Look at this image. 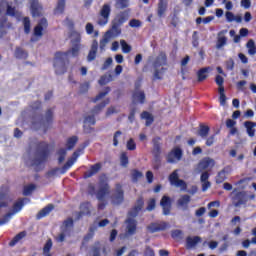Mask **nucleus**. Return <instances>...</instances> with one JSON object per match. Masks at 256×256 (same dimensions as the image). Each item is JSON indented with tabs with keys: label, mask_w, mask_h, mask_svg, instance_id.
Returning a JSON list of instances; mask_svg holds the SVG:
<instances>
[{
	"label": "nucleus",
	"mask_w": 256,
	"mask_h": 256,
	"mask_svg": "<svg viewBox=\"0 0 256 256\" xmlns=\"http://www.w3.org/2000/svg\"><path fill=\"white\" fill-rule=\"evenodd\" d=\"M126 236L131 237L137 233V220L133 218H127L125 221Z\"/></svg>",
	"instance_id": "obj_16"
},
{
	"label": "nucleus",
	"mask_w": 256,
	"mask_h": 256,
	"mask_svg": "<svg viewBox=\"0 0 256 256\" xmlns=\"http://www.w3.org/2000/svg\"><path fill=\"white\" fill-rule=\"evenodd\" d=\"M51 119H53V110L49 109L46 111L45 116H34L32 118V128L36 131L39 129H44L51 123Z\"/></svg>",
	"instance_id": "obj_2"
},
{
	"label": "nucleus",
	"mask_w": 256,
	"mask_h": 256,
	"mask_svg": "<svg viewBox=\"0 0 256 256\" xmlns=\"http://www.w3.org/2000/svg\"><path fill=\"white\" fill-rule=\"evenodd\" d=\"M226 69L228 71H233V69H235V61L232 58L226 61Z\"/></svg>",
	"instance_id": "obj_61"
},
{
	"label": "nucleus",
	"mask_w": 256,
	"mask_h": 256,
	"mask_svg": "<svg viewBox=\"0 0 256 256\" xmlns=\"http://www.w3.org/2000/svg\"><path fill=\"white\" fill-rule=\"evenodd\" d=\"M160 205L163 209L164 215H169V213H171V198L168 196H163L160 201Z\"/></svg>",
	"instance_id": "obj_26"
},
{
	"label": "nucleus",
	"mask_w": 256,
	"mask_h": 256,
	"mask_svg": "<svg viewBox=\"0 0 256 256\" xmlns=\"http://www.w3.org/2000/svg\"><path fill=\"white\" fill-rule=\"evenodd\" d=\"M99 171H101V164L97 163L91 166V168L85 172L84 177L85 179H89V177H93V175H97Z\"/></svg>",
	"instance_id": "obj_30"
},
{
	"label": "nucleus",
	"mask_w": 256,
	"mask_h": 256,
	"mask_svg": "<svg viewBox=\"0 0 256 256\" xmlns=\"http://www.w3.org/2000/svg\"><path fill=\"white\" fill-rule=\"evenodd\" d=\"M189 203H191V196L182 195L177 200V205L182 211H187L189 209Z\"/></svg>",
	"instance_id": "obj_22"
},
{
	"label": "nucleus",
	"mask_w": 256,
	"mask_h": 256,
	"mask_svg": "<svg viewBox=\"0 0 256 256\" xmlns=\"http://www.w3.org/2000/svg\"><path fill=\"white\" fill-rule=\"evenodd\" d=\"M67 53L58 52L54 59V68L57 75H62L66 71L65 63L67 61Z\"/></svg>",
	"instance_id": "obj_4"
},
{
	"label": "nucleus",
	"mask_w": 256,
	"mask_h": 256,
	"mask_svg": "<svg viewBox=\"0 0 256 256\" xmlns=\"http://www.w3.org/2000/svg\"><path fill=\"white\" fill-rule=\"evenodd\" d=\"M53 209H55V205L53 204L47 205L46 207H44L42 210L38 212V214L36 215V219H43V217H47V215H49V213H51Z\"/></svg>",
	"instance_id": "obj_29"
},
{
	"label": "nucleus",
	"mask_w": 256,
	"mask_h": 256,
	"mask_svg": "<svg viewBox=\"0 0 256 256\" xmlns=\"http://www.w3.org/2000/svg\"><path fill=\"white\" fill-rule=\"evenodd\" d=\"M72 39V48L68 52H64L67 54V58L69 56L77 57L79 55V51H81V35L77 32L73 33L71 36Z\"/></svg>",
	"instance_id": "obj_5"
},
{
	"label": "nucleus",
	"mask_w": 256,
	"mask_h": 256,
	"mask_svg": "<svg viewBox=\"0 0 256 256\" xmlns=\"http://www.w3.org/2000/svg\"><path fill=\"white\" fill-rule=\"evenodd\" d=\"M246 47L248 49V54H250L251 56L256 54V46L255 41L253 39L247 42Z\"/></svg>",
	"instance_id": "obj_41"
},
{
	"label": "nucleus",
	"mask_w": 256,
	"mask_h": 256,
	"mask_svg": "<svg viewBox=\"0 0 256 256\" xmlns=\"http://www.w3.org/2000/svg\"><path fill=\"white\" fill-rule=\"evenodd\" d=\"M109 15H111V5L104 4L100 10V17L97 21L98 25H100L101 27L107 25V23H109Z\"/></svg>",
	"instance_id": "obj_10"
},
{
	"label": "nucleus",
	"mask_w": 256,
	"mask_h": 256,
	"mask_svg": "<svg viewBox=\"0 0 256 256\" xmlns=\"http://www.w3.org/2000/svg\"><path fill=\"white\" fill-rule=\"evenodd\" d=\"M105 195H109V184L105 181H100L98 185V192L96 194L98 201H104Z\"/></svg>",
	"instance_id": "obj_17"
},
{
	"label": "nucleus",
	"mask_w": 256,
	"mask_h": 256,
	"mask_svg": "<svg viewBox=\"0 0 256 256\" xmlns=\"http://www.w3.org/2000/svg\"><path fill=\"white\" fill-rule=\"evenodd\" d=\"M106 105H109V99L101 102L99 105H97L93 110L92 114L88 115L84 118V125H95V115L99 113L102 109L106 107Z\"/></svg>",
	"instance_id": "obj_7"
},
{
	"label": "nucleus",
	"mask_w": 256,
	"mask_h": 256,
	"mask_svg": "<svg viewBox=\"0 0 256 256\" xmlns=\"http://www.w3.org/2000/svg\"><path fill=\"white\" fill-rule=\"evenodd\" d=\"M108 251L109 247L107 246V244H101L100 242H96L92 246L93 256H101V253L102 255H107Z\"/></svg>",
	"instance_id": "obj_18"
},
{
	"label": "nucleus",
	"mask_w": 256,
	"mask_h": 256,
	"mask_svg": "<svg viewBox=\"0 0 256 256\" xmlns=\"http://www.w3.org/2000/svg\"><path fill=\"white\" fill-rule=\"evenodd\" d=\"M49 146L45 142H40L36 145V151L32 152L25 158L27 165L35 166L41 165L43 161H47L49 157Z\"/></svg>",
	"instance_id": "obj_1"
},
{
	"label": "nucleus",
	"mask_w": 256,
	"mask_h": 256,
	"mask_svg": "<svg viewBox=\"0 0 256 256\" xmlns=\"http://www.w3.org/2000/svg\"><path fill=\"white\" fill-rule=\"evenodd\" d=\"M77 157H79V153L74 152L72 157L68 159V161L62 167V169L55 168L51 170L48 173L49 177H53V175H57V173H65V171H67L70 167H73V165L75 164V161H77Z\"/></svg>",
	"instance_id": "obj_9"
},
{
	"label": "nucleus",
	"mask_w": 256,
	"mask_h": 256,
	"mask_svg": "<svg viewBox=\"0 0 256 256\" xmlns=\"http://www.w3.org/2000/svg\"><path fill=\"white\" fill-rule=\"evenodd\" d=\"M97 49H99V42L97 40H94L91 45L90 52L88 54V61H95L97 57Z\"/></svg>",
	"instance_id": "obj_28"
},
{
	"label": "nucleus",
	"mask_w": 256,
	"mask_h": 256,
	"mask_svg": "<svg viewBox=\"0 0 256 256\" xmlns=\"http://www.w3.org/2000/svg\"><path fill=\"white\" fill-rule=\"evenodd\" d=\"M165 65H167V55L162 52L157 56L156 60L153 63L155 79H161V76L163 75V73L167 71V68H165Z\"/></svg>",
	"instance_id": "obj_3"
},
{
	"label": "nucleus",
	"mask_w": 256,
	"mask_h": 256,
	"mask_svg": "<svg viewBox=\"0 0 256 256\" xmlns=\"http://www.w3.org/2000/svg\"><path fill=\"white\" fill-rule=\"evenodd\" d=\"M119 113V109L115 106H110L106 111V117H111V115H115Z\"/></svg>",
	"instance_id": "obj_53"
},
{
	"label": "nucleus",
	"mask_w": 256,
	"mask_h": 256,
	"mask_svg": "<svg viewBox=\"0 0 256 256\" xmlns=\"http://www.w3.org/2000/svg\"><path fill=\"white\" fill-rule=\"evenodd\" d=\"M143 199H138L135 207L129 211L128 213V219H135V217H137L139 215V211H141V209H143Z\"/></svg>",
	"instance_id": "obj_24"
},
{
	"label": "nucleus",
	"mask_w": 256,
	"mask_h": 256,
	"mask_svg": "<svg viewBox=\"0 0 256 256\" xmlns=\"http://www.w3.org/2000/svg\"><path fill=\"white\" fill-rule=\"evenodd\" d=\"M209 71H211L210 67L202 68L198 72V81H205V79H207V73H209Z\"/></svg>",
	"instance_id": "obj_42"
},
{
	"label": "nucleus",
	"mask_w": 256,
	"mask_h": 256,
	"mask_svg": "<svg viewBox=\"0 0 256 256\" xmlns=\"http://www.w3.org/2000/svg\"><path fill=\"white\" fill-rule=\"evenodd\" d=\"M66 155H67V150L60 149L58 151V163H63V161H65Z\"/></svg>",
	"instance_id": "obj_54"
},
{
	"label": "nucleus",
	"mask_w": 256,
	"mask_h": 256,
	"mask_svg": "<svg viewBox=\"0 0 256 256\" xmlns=\"http://www.w3.org/2000/svg\"><path fill=\"white\" fill-rule=\"evenodd\" d=\"M116 9H127L129 7V0H116Z\"/></svg>",
	"instance_id": "obj_46"
},
{
	"label": "nucleus",
	"mask_w": 256,
	"mask_h": 256,
	"mask_svg": "<svg viewBox=\"0 0 256 256\" xmlns=\"http://www.w3.org/2000/svg\"><path fill=\"white\" fill-rule=\"evenodd\" d=\"M15 57H17V59H27L29 54L23 50V48H16Z\"/></svg>",
	"instance_id": "obj_43"
},
{
	"label": "nucleus",
	"mask_w": 256,
	"mask_h": 256,
	"mask_svg": "<svg viewBox=\"0 0 256 256\" xmlns=\"http://www.w3.org/2000/svg\"><path fill=\"white\" fill-rule=\"evenodd\" d=\"M167 12V0H160L157 8L158 17H164Z\"/></svg>",
	"instance_id": "obj_33"
},
{
	"label": "nucleus",
	"mask_w": 256,
	"mask_h": 256,
	"mask_svg": "<svg viewBox=\"0 0 256 256\" xmlns=\"http://www.w3.org/2000/svg\"><path fill=\"white\" fill-rule=\"evenodd\" d=\"M52 247H53V242L51 240H48L43 249L44 255H48Z\"/></svg>",
	"instance_id": "obj_60"
},
{
	"label": "nucleus",
	"mask_w": 256,
	"mask_h": 256,
	"mask_svg": "<svg viewBox=\"0 0 256 256\" xmlns=\"http://www.w3.org/2000/svg\"><path fill=\"white\" fill-rule=\"evenodd\" d=\"M112 37L108 36L106 33L104 34L103 38L100 40V51H105V47L107 44L112 41Z\"/></svg>",
	"instance_id": "obj_40"
},
{
	"label": "nucleus",
	"mask_w": 256,
	"mask_h": 256,
	"mask_svg": "<svg viewBox=\"0 0 256 256\" xmlns=\"http://www.w3.org/2000/svg\"><path fill=\"white\" fill-rule=\"evenodd\" d=\"M105 33L112 39H115L121 35V26H117V24H113V22H111V28Z\"/></svg>",
	"instance_id": "obj_27"
},
{
	"label": "nucleus",
	"mask_w": 256,
	"mask_h": 256,
	"mask_svg": "<svg viewBox=\"0 0 256 256\" xmlns=\"http://www.w3.org/2000/svg\"><path fill=\"white\" fill-rule=\"evenodd\" d=\"M229 173H231V170L229 168H224L220 172H218L216 176V183H223V181L227 179V175H229Z\"/></svg>",
	"instance_id": "obj_32"
},
{
	"label": "nucleus",
	"mask_w": 256,
	"mask_h": 256,
	"mask_svg": "<svg viewBox=\"0 0 256 256\" xmlns=\"http://www.w3.org/2000/svg\"><path fill=\"white\" fill-rule=\"evenodd\" d=\"M91 211V204L83 203L80 206V215H89Z\"/></svg>",
	"instance_id": "obj_45"
},
{
	"label": "nucleus",
	"mask_w": 256,
	"mask_h": 256,
	"mask_svg": "<svg viewBox=\"0 0 256 256\" xmlns=\"http://www.w3.org/2000/svg\"><path fill=\"white\" fill-rule=\"evenodd\" d=\"M71 229H73V219L68 218L64 221L63 225L61 226V232L56 236V241L58 243H63L65 241V238L69 233H71Z\"/></svg>",
	"instance_id": "obj_6"
},
{
	"label": "nucleus",
	"mask_w": 256,
	"mask_h": 256,
	"mask_svg": "<svg viewBox=\"0 0 256 256\" xmlns=\"http://www.w3.org/2000/svg\"><path fill=\"white\" fill-rule=\"evenodd\" d=\"M160 138H154L153 139V153L156 157V161H159V153H161V143L159 142Z\"/></svg>",
	"instance_id": "obj_35"
},
{
	"label": "nucleus",
	"mask_w": 256,
	"mask_h": 256,
	"mask_svg": "<svg viewBox=\"0 0 256 256\" xmlns=\"http://www.w3.org/2000/svg\"><path fill=\"white\" fill-rule=\"evenodd\" d=\"M26 235L27 234L25 232H20L19 234H17L9 243L10 247H15V245H17V243H19L21 239H25Z\"/></svg>",
	"instance_id": "obj_39"
},
{
	"label": "nucleus",
	"mask_w": 256,
	"mask_h": 256,
	"mask_svg": "<svg viewBox=\"0 0 256 256\" xmlns=\"http://www.w3.org/2000/svg\"><path fill=\"white\" fill-rule=\"evenodd\" d=\"M148 230H149L151 233H157V231H160L159 223H153V224L149 225V226H148Z\"/></svg>",
	"instance_id": "obj_62"
},
{
	"label": "nucleus",
	"mask_w": 256,
	"mask_h": 256,
	"mask_svg": "<svg viewBox=\"0 0 256 256\" xmlns=\"http://www.w3.org/2000/svg\"><path fill=\"white\" fill-rule=\"evenodd\" d=\"M0 13L1 15H10L12 17H19V12L15 7L11 6L9 2L3 0L0 2Z\"/></svg>",
	"instance_id": "obj_12"
},
{
	"label": "nucleus",
	"mask_w": 256,
	"mask_h": 256,
	"mask_svg": "<svg viewBox=\"0 0 256 256\" xmlns=\"http://www.w3.org/2000/svg\"><path fill=\"white\" fill-rule=\"evenodd\" d=\"M120 163L122 167H127V165H129V157H127L125 152H123L120 156Z\"/></svg>",
	"instance_id": "obj_51"
},
{
	"label": "nucleus",
	"mask_w": 256,
	"mask_h": 256,
	"mask_svg": "<svg viewBox=\"0 0 256 256\" xmlns=\"http://www.w3.org/2000/svg\"><path fill=\"white\" fill-rule=\"evenodd\" d=\"M123 135V132L121 131H116L114 136H113V145L114 147H117L119 145V138Z\"/></svg>",
	"instance_id": "obj_59"
},
{
	"label": "nucleus",
	"mask_w": 256,
	"mask_h": 256,
	"mask_svg": "<svg viewBox=\"0 0 256 256\" xmlns=\"http://www.w3.org/2000/svg\"><path fill=\"white\" fill-rule=\"evenodd\" d=\"M124 200V192H123V186L121 184H116L114 192L111 197V201L113 205H121Z\"/></svg>",
	"instance_id": "obj_14"
},
{
	"label": "nucleus",
	"mask_w": 256,
	"mask_h": 256,
	"mask_svg": "<svg viewBox=\"0 0 256 256\" xmlns=\"http://www.w3.org/2000/svg\"><path fill=\"white\" fill-rule=\"evenodd\" d=\"M36 187L33 184L30 185H26L24 187V191H23V195H25L26 197L31 195V193H33V191H35Z\"/></svg>",
	"instance_id": "obj_49"
},
{
	"label": "nucleus",
	"mask_w": 256,
	"mask_h": 256,
	"mask_svg": "<svg viewBox=\"0 0 256 256\" xmlns=\"http://www.w3.org/2000/svg\"><path fill=\"white\" fill-rule=\"evenodd\" d=\"M7 29V19L5 17L0 18V37H3Z\"/></svg>",
	"instance_id": "obj_44"
},
{
	"label": "nucleus",
	"mask_w": 256,
	"mask_h": 256,
	"mask_svg": "<svg viewBox=\"0 0 256 256\" xmlns=\"http://www.w3.org/2000/svg\"><path fill=\"white\" fill-rule=\"evenodd\" d=\"M64 9H65V0H59L58 5L55 9V13H63Z\"/></svg>",
	"instance_id": "obj_58"
},
{
	"label": "nucleus",
	"mask_w": 256,
	"mask_h": 256,
	"mask_svg": "<svg viewBox=\"0 0 256 256\" xmlns=\"http://www.w3.org/2000/svg\"><path fill=\"white\" fill-rule=\"evenodd\" d=\"M172 237L176 241H181V239H183V231H181V230H174V231H172Z\"/></svg>",
	"instance_id": "obj_52"
},
{
	"label": "nucleus",
	"mask_w": 256,
	"mask_h": 256,
	"mask_svg": "<svg viewBox=\"0 0 256 256\" xmlns=\"http://www.w3.org/2000/svg\"><path fill=\"white\" fill-rule=\"evenodd\" d=\"M225 33H227V30L219 32L218 41L216 44L217 49H223V47H225V45H227V38L225 37Z\"/></svg>",
	"instance_id": "obj_31"
},
{
	"label": "nucleus",
	"mask_w": 256,
	"mask_h": 256,
	"mask_svg": "<svg viewBox=\"0 0 256 256\" xmlns=\"http://www.w3.org/2000/svg\"><path fill=\"white\" fill-rule=\"evenodd\" d=\"M142 119H146V126L149 127L153 123V116L149 112H143L141 114Z\"/></svg>",
	"instance_id": "obj_47"
},
{
	"label": "nucleus",
	"mask_w": 256,
	"mask_h": 256,
	"mask_svg": "<svg viewBox=\"0 0 256 256\" xmlns=\"http://www.w3.org/2000/svg\"><path fill=\"white\" fill-rule=\"evenodd\" d=\"M200 241H201V237H199V236L188 237L186 239L187 248L193 249V247H195V245H197V243H200Z\"/></svg>",
	"instance_id": "obj_36"
},
{
	"label": "nucleus",
	"mask_w": 256,
	"mask_h": 256,
	"mask_svg": "<svg viewBox=\"0 0 256 256\" xmlns=\"http://www.w3.org/2000/svg\"><path fill=\"white\" fill-rule=\"evenodd\" d=\"M47 29V19L42 18L40 22L34 28V37L31 38V41L35 42L38 39L43 37V31Z\"/></svg>",
	"instance_id": "obj_13"
},
{
	"label": "nucleus",
	"mask_w": 256,
	"mask_h": 256,
	"mask_svg": "<svg viewBox=\"0 0 256 256\" xmlns=\"http://www.w3.org/2000/svg\"><path fill=\"white\" fill-rule=\"evenodd\" d=\"M24 201H27V199H20L18 200L16 203H14L12 209L10 210L9 213H7L1 220H0V225H5V223H7V221H9V219H11V217L13 215H16V213H19V211H21V209H23V203Z\"/></svg>",
	"instance_id": "obj_8"
},
{
	"label": "nucleus",
	"mask_w": 256,
	"mask_h": 256,
	"mask_svg": "<svg viewBox=\"0 0 256 256\" xmlns=\"http://www.w3.org/2000/svg\"><path fill=\"white\" fill-rule=\"evenodd\" d=\"M11 201V193L8 187H2L0 189V209L7 207V203Z\"/></svg>",
	"instance_id": "obj_19"
},
{
	"label": "nucleus",
	"mask_w": 256,
	"mask_h": 256,
	"mask_svg": "<svg viewBox=\"0 0 256 256\" xmlns=\"http://www.w3.org/2000/svg\"><path fill=\"white\" fill-rule=\"evenodd\" d=\"M155 205H156V201L154 198L150 199V201H148V206H147V211H153V209H155Z\"/></svg>",
	"instance_id": "obj_63"
},
{
	"label": "nucleus",
	"mask_w": 256,
	"mask_h": 256,
	"mask_svg": "<svg viewBox=\"0 0 256 256\" xmlns=\"http://www.w3.org/2000/svg\"><path fill=\"white\" fill-rule=\"evenodd\" d=\"M120 45L122 48L123 53H131V45L127 44L125 40L120 41Z\"/></svg>",
	"instance_id": "obj_50"
},
{
	"label": "nucleus",
	"mask_w": 256,
	"mask_h": 256,
	"mask_svg": "<svg viewBox=\"0 0 256 256\" xmlns=\"http://www.w3.org/2000/svg\"><path fill=\"white\" fill-rule=\"evenodd\" d=\"M30 5L33 17L43 15V6L39 4V0H31Z\"/></svg>",
	"instance_id": "obj_23"
},
{
	"label": "nucleus",
	"mask_w": 256,
	"mask_h": 256,
	"mask_svg": "<svg viewBox=\"0 0 256 256\" xmlns=\"http://www.w3.org/2000/svg\"><path fill=\"white\" fill-rule=\"evenodd\" d=\"M244 126L246 127L247 134L249 137H255V127L256 123L251 121H246L244 123Z\"/></svg>",
	"instance_id": "obj_34"
},
{
	"label": "nucleus",
	"mask_w": 256,
	"mask_h": 256,
	"mask_svg": "<svg viewBox=\"0 0 256 256\" xmlns=\"http://www.w3.org/2000/svg\"><path fill=\"white\" fill-rule=\"evenodd\" d=\"M24 23V31L25 33H30L31 32V21L29 18L25 17L23 20Z\"/></svg>",
	"instance_id": "obj_56"
},
{
	"label": "nucleus",
	"mask_w": 256,
	"mask_h": 256,
	"mask_svg": "<svg viewBox=\"0 0 256 256\" xmlns=\"http://www.w3.org/2000/svg\"><path fill=\"white\" fill-rule=\"evenodd\" d=\"M200 183H201L203 192L208 191V189H210L211 182L209 181V172L207 171L202 172L200 176Z\"/></svg>",
	"instance_id": "obj_25"
},
{
	"label": "nucleus",
	"mask_w": 256,
	"mask_h": 256,
	"mask_svg": "<svg viewBox=\"0 0 256 256\" xmlns=\"http://www.w3.org/2000/svg\"><path fill=\"white\" fill-rule=\"evenodd\" d=\"M76 144H77V136H73V137L69 138L67 141L68 149H73Z\"/></svg>",
	"instance_id": "obj_55"
},
{
	"label": "nucleus",
	"mask_w": 256,
	"mask_h": 256,
	"mask_svg": "<svg viewBox=\"0 0 256 256\" xmlns=\"http://www.w3.org/2000/svg\"><path fill=\"white\" fill-rule=\"evenodd\" d=\"M215 167V160L212 158L206 157L203 158L196 167V173H203V171H209Z\"/></svg>",
	"instance_id": "obj_11"
},
{
	"label": "nucleus",
	"mask_w": 256,
	"mask_h": 256,
	"mask_svg": "<svg viewBox=\"0 0 256 256\" xmlns=\"http://www.w3.org/2000/svg\"><path fill=\"white\" fill-rule=\"evenodd\" d=\"M129 25L130 27H133V28L141 27V21L137 19H132L130 20Z\"/></svg>",
	"instance_id": "obj_64"
},
{
	"label": "nucleus",
	"mask_w": 256,
	"mask_h": 256,
	"mask_svg": "<svg viewBox=\"0 0 256 256\" xmlns=\"http://www.w3.org/2000/svg\"><path fill=\"white\" fill-rule=\"evenodd\" d=\"M209 131H210L209 126L200 125V128L198 130V135L202 139H207V137H209Z\"/></svg>",
	"instance_id": "obj_37"
},
{
	"label": "nucleus",
	"mask_w": 256,
	"mask_h": 256,
	"mask_svg": "<svg viewBox=\"0 0 256 256\" xmlns=\"http://www.w3.org/2000/svg\"><path fill=\"white\" fill-rule=\"evenodd\" d=\"M129 20V14L124 11V12H119L114 19L112 20V23L114 25H117L118 27H121L123 23H126Z\"/></svg>",
	"instance_id": "obj_21"
},
{
	"label": "nucleus",
	"mask_w": 256,
	"mask_h": 256,
	"mask_svg": "<svg viewBox=\"0 0 256 256\" xmlns=\"http://www.w3.org/2000/svg\"><path fill=\"white\" fill-rule=\"evenodd\" d=\"M111 81H113V76L111 74L109 75H104L101 77V79L99 80V84L100 85H107V83H111Z\"/></svg>",
	"instance_id": "obj_48"
},
{
	"label": "nucleus",
	"mask_w": 256,
	"mask_h": 256,
	"mask_svg": "<svg viewBox=\"0 0 256 256\" xmlns=\"http://www.w3.org/2000/svg\"><path fill=\"white\" fill-rule=\"evenodd\" d=\"M170 183L171 185H174V187H179L181 191L187 190V183L185 181L179 179V174H177V171H174L170 175Z\"/></svg>",
	"instance_id": "obj_15"
},
{
	"label": "nucleus",
	"mask_w": 256,
	"mask_h": 256,
	"mask_svg": "<svg viewBox=\"0 0 256 256\" xmlns=\"http://www.w3.org/2000/svg\"><path fill=\"white\" fill-rule=\"evenodd\" d=\"M182 156H183V152L181 151V149L176 148L168 154L167 161L168 163H177L181 161Z\"/></svg>",
	"instance_id": "obj_20"
},
{
	"label": "nucleus",
	"mask_w": 256,
	"mask_h": 256,
	"mask_svg": "<svg viewBox=\"0 0 256 256\" xmlns=\"http://www.w3.org/2000/svg\"><path fill=\"white\" fill-rule=\"evenodd\" d=\"M133 99L136 103H145V93L141 90H137L133 95Z\"/></svg>",
	"instance_id": "obj_38"
},
{
	"label": "nucleus",
	"mask_w": 256,
	"mask_h": 256,
	"mask_svg": "<svg viewBox=\"0 0 256 256\" xmlns=\"http://www.w3.org/2000/svg\"><path fill=\"white\" fill-rule=\"evenodd\" d=\"M126 147L128 149V151H135V149H137V145L135 144V140H133V138H130V140H128Z\"/></svg>",
	"instance_id": "obj_57"
}]
</instances>
